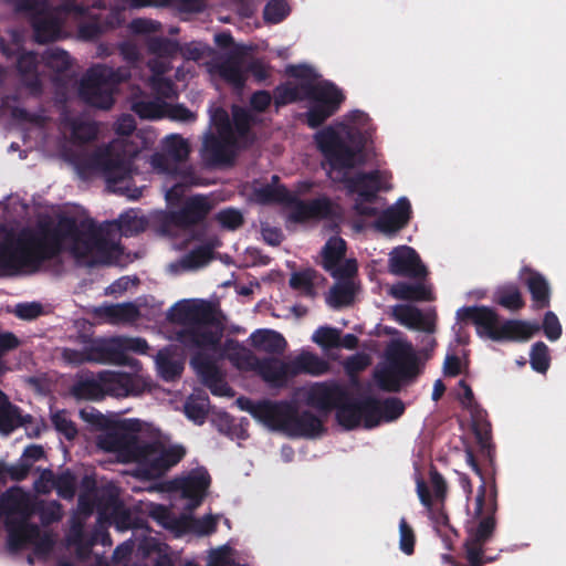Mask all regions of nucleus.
Masks as SVG:
<instances>
[{
	"label": "nucleus",
	"mask_w": 566,
	"mask_h": 566,
	"mask_svg": "<svg viewBox=\"0 0 566 566\" xmlns=\"http://www.w3.org/2000/svg\"><path fill=\"white\" fill-rule=\"evenodd\" d=\"M145 218L135 210L123 213L116 222L95 228L81 218H62L54 227L41 226L18 237L0 229V268L7 271H34L40 263L62 249L70 250L87 265L127 262L116 235H132L143 231Z\"/></svg>",
	"instance_id": "f257e3e1"
},
{
	"label": "nucleus",
	"mask_w": 566,
	"mask_h": 566,
	"mask_svg": "<svg viewBox=\"0 0 566 566\" xmlns=\"http://www.w3.org/2000/svg\"><path fill=\"white\" fill-rule=\"evenodd\" d=\"M373 133L368 115L355 109L314 135L315 144L325 157L329 179L345 184L354 196L355 210L366 217L376 216L382 207L377 192L391 188L390 176L385 171L349 177L352 169L364 160L363 150L371 140Z\"/></svg>",
	"instance_id": "f03ea898"
},
{
	"label": "nucleus",
	"mask_w": 566,
	"mask_h": 566,
	"mask_svg": "<svg viewBox=\"0 0 566 566\" xmlns=\"http://www.w3.org/2000/svg\"><path fill=\"white\" fill-rule=\"evenodd\" d=\"M81 417L104 431L98 437V447L116 455L120 462H136L140 473L147 478H156L178 463L185 455L181 446H168L163 442L143 444L134 434L138 421L119 419L115 415L104 416L94 410H82Z\"/></svg>",
	"instance_id": "7ed1b4c3"
},
{
	"label": "nucleus",
	"mask_w": 566,
	"mask_h": 566,
	"mask_svg": "<svg viewBox=\"0 0 566 566\" xmlns=\"http://www.w3.org/2000/svg\"><path fill=\"white\" fill-rule=\"evenodd\" d=\"M170 321L186 326L179 333V339L185 348L197 354L192 365L203 382L217 396H231V389L209 365L200 360L201 353H208L219 342L222 327L212 318L206 302L200 300H184L177 302L169 311Z\"/></svg>",
	"instance_id": "20e7f679"
},
{
	"label": "nucleus",
	"mask_w": 566,
	"mask_h": 566,
	"mask_svg": "<svg viewBox=\"0 0 566 566\" xmlns=\"http://www.w3.org/2000/svg\"><path fill=\"white\" fill-rule=\"evenodd\" d=\"M290 81L275 92L276 104H287L298 99H308L306 114L311 127L321 125L331 117L344 102L343 92L328 81H318L317 73L310 66L289 67Z\"/></svg>",
	"instance_id": "39448f33"
},
{
	"label": "nucleus",
	"mask_w": 566,
	"mask_h": 566,
	"mask_svg": "<svg viewBox=\"0 0 566 566\" xmlns=\"http://www.w3.org/2000/svg\"><path fill=\"white\" fill-rule=\"evenodd\" d=\"M405 410L402 402L390 398L377 400L371 396L345 398L337 406V421L346 429L375 428L399 418Z\"/></svg>",
	"instance_id": "423d86ee"
},
{
	"label": "nucleus",
	"mask_w": 566,
	"mask_h": 566,
	"mask_svg": "<svg viewBox=\"0 0 566 566\" xmlns=\"http://www.w3.org/2000/svg\"><path fill=\"white\" fill-rule=\"evenodd\" d=\"M238 403L241 409L249 411L255 420L271 430L302 437H315L322 431L319 421L311 420L308 426H304L295 420V407L290 402L262 401L254 403L250 400L238 399Z\"/></svg>",
	"instance_id": "0eeeda50"
},
{
	"label": "nucleus",
	"mask_w": 566,
	"mask_h": 566,
	"mask_svg": "<svg viewBox=\"0 0 566 566\" xmlns=\"http://www.w3.org/2000/svg\"><path fill=\"white\" fill-rule=\"evenodd\" d=\"M416 374V355L411 344L395 339L375 373L378 385L387 390L398 389L400 382Z\"/></svg>",
	"instance_id": "6e6552de"
},
{
	"label": "nucleus",
	"mask_w": 566,
	"mask_h": 566,
	"mask_svg": "<svg viewBox=\"0 0 566 566\" xmlns=\"http://www.w3.org/2000/svg\"><path fill=\"white\" fill-rule=\"evenodd\" d=\"M255 199L262 203L274 201L286 203L290 208V219L297 222L324 218L334 214L336 210V207L325 197L305 203L298 201L293 193L279 185L256 189Z\"/></svg>",
	"instance_id": "1a4fd4ad"
},
{
	"label": "nucleus",
	"mask_w": 566,
	"mask_h": 566,
	"mask_svg": "<svg viewBox=\"0 0 566 566\" xmlns=\"http://www.w3.org/2000/svg\"><path fill=\"white\" fill-rule=\"evenodd\" d=\"M226 356L242 370H256L265 381L272 385L283 384L292 374V365L277 359L259 363L251 353L234 342H228Z\"/></svg>",
	"instance_id": "9d476101"
},
{
	"label": "nucleus",
	"mask_w": 566,
	"mask_h": 566,
	"mask_svg": "<svg viewBox=\"0 0 566 566\" xmlns=\"http://www.w3.org/2000/svg\"><path fill=\"white\" fill-rule=\"evenodd\" d=\"M31 510L30 496L21 489H11L0 500V518L4 517L10 535L19 543L27 539L24 520Z\"/></svg>",
	"instance_id": "9b49d317"
},
{
	"label": "nucleus",
	"mask_w": 566,
	"mask_h": 566,
	"mask_svg": "<svg viewBox=\"0 0 566 566\" xmlns=\"http://www.w3.org/2000/svg\"><path fill=\"white\" fill-rule=\"evenodd\" d=\"M93 386L98 391H92L91 397L96 399L103 394L115 397H125L128 395H139L149 388L148 380L142 374L130 376L125 373L105 371L93 380Z\"/></svg>",
	"instance_id": "f8f14e48"
},
{
	"label": "nucleus",
	"mask_w": 566,
	"mask_h": 566,
	"mask_svg": "<svg viewBox=\"0 0 566 566\" xmlns=\"http://www.w3.org/2000/svg\"><path fill=\"white\" fill-rule=\"evenodd\" d=\"M94 169L104 175L111 190L127 193L132 199H137L140 196L138 190L128 193L129 163L126 156L115 153V146L109 153L96 159Z\"/></svg>",
	"instance_id": "ddd939ff"
},
{
	"label": "nucleus",
	"mask_w": 566,
	"mask_h": 566,
	"mask_svg": "<svg viewBox=\"0 0 566 566\" xmlns=\"http://www.w3.org/2000/svg\"><path fill=\"white\" fill-rule=\"evenodd\" d=\"M94 347L103 353L77 354L66 349L63 353V357L72 364H78L84 360H111L115 358L114 352L144 354L147 350V343L142 338H111L94 343Z\"/></svg>",
	"instance_id": "4468645a"
},
{
	"label": "nucleus",
	"mask_w": 566,
	"mask_h": 566,
	"mask_svg": "<svg viewBox=\"0 0 566 566\" xmlns=\"http://www.w3.org/2000/svg\"><path fill=\"white\" fill-rule=\"evenodd\" d=\"M114 78L109 70L98 67L92 70L83 81L81 94L92 105L108 108L112 105Z\"/></svg>",
	"instance_id": "2eb2a0df"
},
{
	"label": "nucleus",
	"mask_w": 566,
	"mask_h": 566,
	"mask_svg": "<svg viewBox=\"0 0 566 566\" xmlns=\"http://www.w3.org/2000/svg\"><path fill=\"white\" fill-rule=\"evenodd\" d=\"M495 511V493L493 490L486 491L484 482L479 488L475 499L473 514L479 518V524L470 531V537L474 541L485 542L492 534L494 521L492 514Z\"/></svg>",
	"instance_id": "dca6fc26"
},
{
	"label": "nucleus",
	"mask_w": 566,
	"mask_h": 566,
	"mask_svg": "<svg viewBox=\"0 0 566 566\" xmlns=\"http://www.w3.org/2000/svg\"><path fill=\"white\" fill-rule=\"evenodd\" d=\"M345 249V241L333 237L322 250L323 265L335 277H350L357 271L354 259H344Z\"/></svg>",
	"instance_id": "f3484780"
},
{
	"label": "nucleus",
	"mask_w": 566,
	"mask_h": 566,
	"mask_svg": "<svg viewBox=\"0 0 566 566\" xmlns=\"http://www.w3.org/2000/svg\"><path fill=\"white\" fill-rule=\"evenodd\" d=\"M457 318L461 322L471 321L480 337L496 342L502 323L499 322L497 315L492 308L485 306L461 307L457 311Z\"/></svg>",
	"instance_id": "a211bd4d"
},
{
	"label": "nucleus",
	"mask_w": 566,
	"mask_h": 566,
	"mask_svg": "<svg viewBox=\"0 0 566 566\" xmlns=\"http://www.w3.org/2000/svg\"><path fill=\"white\" fill-rule=\"evenodd\" d=\"M209 485L210 476L202 468L196 469L188 475L172 482L174 490L180 492L181 496L189 501L190 509L200 505L207 495Z\"/></svg>",
	"instance_id": "6ab92c4d"
},
{
	"label": "nucleus",
	"mask_w": 566,
	"mask_h": 566,
	"mask_svg": "<svg viewBox=\"0 0 566 566\" xmlns=\"http://www.w3.org/2000/svg\"><path fill=\"white\" fill-rule=\"evenodd\" d=\"M213 125L217 127L220 142L214 137H208L203 144V150L214 161L224 160L223 148L230 147L234 144V136L229 123L228 114L226 111L218 108L211 116Z\"/></svg>",
	"instance_id": "aec40b11"
},
{
	"label": "nucleus",
	"mask_w": 566,
	"mask_h": 566,
	"mask_svg": "<svg viewBox=\"0 0 566 566\" xmlns=\"http://www.w3.org/2000/svg\"><path fill=\"white\" fill-rule=\"evenodd\" d=\"M388 265L389 271L396 275L419 277L427 273L417 252L407 245L398 247L389 253Z\"/></svg>",
	"instance_id": "412c9836"
},
{
	"label": "nucleus",
	"mask_w": 566,
	"mask_h": 566,
	"mask_svg": "<svg viewBox=\"0 0 566 566\" xmlns=\"http://www.w3.org/2000/svg\"><path fill=\"white\" fill-rule=\"evenodd\" d=\"M163 155H155L151 159L154 169L158 171H168L170 164L167 161H182L189 155V145L186 139L179 135H169L163 142Z\"/></svg>",
	"instance_id": "4be33fe9"
},
{
	"label": "nucleus",
	"mask_w": 566,
	"mask_h": 566,
	"mask_svg": "<svg viewBox=\"0 0 566 566\" xmlns=\"http://www.w3.org/2000/svg\"><path fill=\"white\" fill-rule=\"evenodd\" d=\"M391 312L394 318L408 328L429 333L434 331L436 315L433 312L423 314L411 305H396Z\"/></svg>",
	"instance_id": "5701e85b"
},
{
	"label": "nucleus",
	"mask_w": 566,
	"mask_h": 566,
	"mask_svg": "<svg viewBox=\"0 0 566 566\" xmlns=\"http://www.w3.org/2000/svg\"><path fill=\"white\" fill-rule=\"evenodd\" d=\"M133 109L143 118H161L168 116L176 120H191L193 114L184 107H172L161 101L155 102H136Z\"/></svg>",
	"instance_id": "b1692460"
},
{
	"label": "nucleus",
	"mask_w": 566,
	"mask_h": 566,
	"mask_svg": "<svg viewBox=\"0 0 566 566\" xmlns=\"http://www.w3.org/2000/svg\"><path fill=\"white\" fill-rule=\"evenodd\" d=\"M297 397L317 409H329L340 397V388L336 385L313 384L298 390Z\"/></svg>",
	"instance_id": "393cba45"
},
{
	"label": "nucleus",
	"mask_w": 566,
	"mask_h": 566,
	"mask_svg": "<svg viewBox=\"0 0 566 566\" xmlns=\"http://www.w3.org/2000/svg\"><path fill=\"white\" fill-rule=\"evenodd\" d=\"M410 216V202L401 197L377 219L376 228L384 233H394L407 224Z\"/></svg>",
	"instance_id": "a878e982"
},
{
	"label": "nucleus",
	"mask_w": 566,
	"mask_h": 566,
	"mask_svg": "<svg viewBox=\"0 0 566 566\" xmlns=\"http://www.w3.org/2000/svg\"><path fill=\"white\" fill-rule=\"evenodd\" d=\"M539 329L537 323H531L521 319H510L501 324L500 334L496 335V342H526L531 339Z\"/></svg>",
	"instance_id": "bb28decb"
},
{
	"label": "nucleus",
	"mask_w": 566,
	"mask_h": 566,
	"mask_svg": "<svg viewBox=\"0 0 566 566\" xmlns=\"http://www.w3.org/2000/svg\"><path fill=\"white\" fill-rule=\"evenodd\" d=\"M520 277L527 285L536 307L542 308L549 304V285L542 274L528 268H524L521 270Z\"/></svg>",
	"instance_id": "cd10ccee"
},
{
	"label": "nucleus",
	"mask_w": 566,
	"mask_h": 566,
	"mask_svg": "<svg viewBox=\"0 0 566 566\" xmlns=\"http://www.w3.org/2000/svg\"><path fill=\"white\" fill-rule=\"evenodd\" d=\"M94 314L103 323L119 324L134 321L138 310L132 303L106 304L95 307Z\"/></svg>",
	"instance_id": "c85d7f7f"
},
{
	"label": "nucleus",
	"mask_w": 566,
	"mask_h": 566,
	"mask_svg": "<svg viewBox=\"0 0 566 566\" xmlns=\"http://www.w3.org/2000/svg\"><path fill=\"white\" fill-rule=\"evenodd\" d=\"M389 293L397 300L431 301L434 298L431 287L423 283L413 285L398 283L389 289Z\"/></svg>",
	"instance_id": "c756f323"
},
{
	"label": "nucleus",
	"mask_w": 566,
	"mask_h": 566,
	"mask_svg": "<svg viewBox=\"0 0 566 566\" xmlns=\"http://www.w3.org/2000/svg\"><path fill=\"white\" fill-rule=\"evenodd\" d=\"M252 345L263 352H282L286 342L283 336L274 331L260 329L251 335Z\"/></svg>",
	"instance_id": "7c9ffc66"
},
{
	"label": "nucleus",
	"mask_w": 566,
	"mask_h": 566,
	"mask_svg": "<svg viewBox=\"0 0 566 566\" xmlns=\"http://www.w3.org/2000/svg\"><path fill=\"white\" fill-rule=\"evenodd\" d=\"M195 182L190 172L182 170L174 172L165 182L166 199L169 205H175L184 195L185 188Z\"/></svg>",
	"instance_id": "2f4dec72"
},
{
	"label": "nucleus",
	"mask_w": 566,
	"mask_h": 566,
	"mask_svg": "<svg viewBox=\"0 0 566 566\" xmlns=\"http://www.w3.org/2000/svg\"><path fill=\"white\" fill-rule=\"evenodd\" d=\"M156 364L159 375L166 380L175 378L182 370L181 360L176 358L175 353L169 348L158 353Z\"/></svg>",
	"instance_id": "473e14b6"
},
{
	"label": "nucleus",
	"mask_w": 566,
	"mask_h": 566,
	"mask_svg": "<svg viewBox=\"0 0 566 566\" xmlns=\"http://www.w3.org/2000/svg\"><path fill=\"white\" fill-rule=\"evenodd\" d=\"M356 284L353 281H343L335 284L327 296V303L332 307L348 305L356 293Z\"/></svg>",
	"instance_id": "72a5a7b5"
},
{
	"label": "nucleus",
	"mask_w": 566,
	"mask_h": 566,
	"mask_svg": "<svg viewBox=\"0 0 566 566\" xmlns=\"http://www.w3.org/2000/svg\"><path fill=\"white\" fill-rule=\"evenodd\" d=\"M293 374L305 371L313 375H319L327 370V364L311 353H302L293 363Z\"/></svg>",
	"instance_id": "f704fd0d"
},
{
	"label": "nucleus",
	"mask_w": 566,
	"mask_h": 566,
	"mask_svg": "<svg viewBox=\"0 0 566 566\" xmlns=\"http://www.w3.org/2000/svg\"><path fill=\"white\" fill-rule=\"evenodd\" d=\"M208 566H245L239 554L224 545L209 553Z\"/></svg>",
	"instance_id": "c9c22d12"
},
{
	"label": "nucleus",
	"mask_w": 566,
	"mask_h": 566,
	"mask_svg": "<svg viewBox=\"0 0 566 566\" xmlns=\"http://www.w3.org/2000/svg\"><path fill=\"white\" fill-rule=\"evenodd\" d=\"M132 6H172L180 11L197 12L203 8L202 0H129Z\"/></svg>",
	"instance_id": "e433bc0d"
},
{
	"label": "nucleus",
	"mask_w": 566,
	"mask_h": 566,
	"mask_svg": "<svg viewBox=\"0 0 566 566\" xmlns=\"http://www.w3.org/2000/svg\"><path fill=\"white\" fill-rule=\"evenodd\" d=\"M20 423L17 409L7 402L4 395L0 391V432L7 434Z\"/></svg>",
	"instance_id": "4c0bfd02"
},
{
	"label": "nucleus",
	"mask_w": 566,
	"mask_h": 566,
	"mask_svg": "<svg viewBox=\"0 0 566 566\" xmlns=\"http://www.w3.org/2000/svg\"><path fill=\"white\" fill-rule=\"evenodd\" d=\"M496 302L511 311H516L524 305L518 289L513 285L500 289L496 293Z\"/></svg>",
	"instance_id": "58836bf2"
},
{
	"label": "nucleus",
	"mask_w": 566,
	"mask_h": 566,
	"mask_svg": "<svg viewBox=\"0 0 566 566\" xmlns=\"http://www.w3.org/2000/svg\"><path fill=\"white\" fill-rule=\"evenodd\" d=\"M291 11L285 0H270L264 8V19L269 23H279L285 19Z\"/></svg>",
	"instance_id": "ea45409f"
},
{
	"label": "nucleus",
	"mask_w": 566,
	"mask_h": 566,
	"mask_svg": "<svg viewBox=\"0 0 566 566\" xmlns=\"http://www.w3.org/2000/svg\"><path fill=\"white\" fill-rule=\"evenodd\" d=\"M211 209V203L208 198L202 196H195L187 200L185 218L190 221L201 218Z\"/></svg>",
	"instance_id": "a19ab883"
},
{
	"label": "nucleus",
	"mask_w": 566,
	"mask_h": 566,
	"mask_svg": "<svg viewBox=\"0 0 566 566\" xmlns=\"http://www.w3.org/2000/svg\"><path fill=\"white\" fill-rule=\"evenodd\" d=\"M208 411V401L205 397H191L185 405L188 419L195 423H202Z\"/></svg>",
	"instance_id": "79ce46f5"
},
{
	"label": "nucleus",
	"mask_w": 566,
	"mask_h": 566,
	"mask_svg": "<svg viewBox=\"0 0 566 566\" xmlns=\"http://www.w3.org/2000/svg\"><path fill=\"white\" fill-rule=\"evenodd\" d=\"M217 247H219V241L217 239L210 240L208 244L198 248L187 256L186 265L189 268L205 265L210 260L212 250Z\"/></svg>",
	"instance_id": "37998d69"
},
{
	"label": "nucleus",
	"mask_w": 566,
	"mask_h": 566,
	"mask_svg": "<svg viewBox=\"0 0 566 566\" xmlns=\"http://www.w3.org/2000/svg\"><path fill=\"white\" fill-rule=\"evenodd\" d=\"M314 343L322 348H332L339 346L340 335L339 332L331 327H319L312 336Z\"/></svg>",
	"instance_id": "c03bdc74"
},
{
	"label": "nucleus",
	"mask_w": 566,
	"mask_h": 566,
	"mask_svg": "<svg viewBox=\"0 0 566 566\" xmlns=\"http://www.w3.org/2000/svg\"><path fill=\"white\" fill-rule=\"evenodd\" d=\"M532 368L538 373H545L549 366L548 347L539 342L532 347L531 352Z\"/></svg>",
	"instance_id": "a18cd8bd"
},
{
	"label": "nucleus",
	"mask_w": 566,
	"mask_h": 566,
	"mask_svg": "<svg viewBox=\"0 0 566 566\" xmlns=\"http://www.w3.org/2000/svg\"><path fill=\"white\" fill-rule=\"evenodd\" d=\"M318 276L313 271H304L294 273L291 276V285L303 292L304 294L312 295V287L316 284Z\"/></svg>",
	"instance_id": "49530a36"
},
{
	"label": "nucleus",
	"mask_w": 566,
	"mask_h": 566,
	"mask_svg": "<svg viewBox=\"0 0 566 566\" xmlns=\"http://www.w3.org/2000/svg\"><path fill=\"white\" fill-rule=\"evenodd\" d=\"M219 74L227 82L234 86H240L244 81V74L241 66L235 61H229L219 69Z\"/></svg>",
	"instance_id": "de8ad7c7"
},
{
	"label": "nucleus",
	"mask_w": 566,
	"mask_h": 566,
	"mask_svg": "<svg viewBox=\"0 0 566 566\" xmlns=\"http://www.w3.org/2000/svg\"><path fill=\"white\" fill-rule=\"evenodd\" d=\"M415 546V533L412 527L402 517L399 522V547L400 549L410 555L413 552Z\"/></svg>",
	"instance_id": "09e8293b"
},
{
	"label": "nucleus",
	"mask_w": 566,
	"mask_h": 566,
	"mask_svg": "<svg viewBox=\"0 0 566 566\" xmlns=\"http://www.w3.org/2000/svg\"><path fill=\"white\" fill-rule=\"evenodd\" d=\"M36 39L40 42L53 40L57 36L60 27L55 21H42L36 19L34 21Z\"/></svg>",
	"instance_id": "8fccbe9b"
},
{
	"label": "nucleus",
	"mask_w": 566,
	"mask_h": 566,
	"mask_svg": "<svg viewBox=\"0 0 566 566\" xmlns=\"http://www.w3.org/2000/svg\"><path fill=\"white\" fill-rule=\"evenodd\" d=\"M52 421L56 430L63 433L67 439H72L76 434V429L66 412H54L52 415Z\"/></svg>",
	"instance_id": "3c124183"
},
{
	"label": "nucleus",
	"mask_w": 566,
	"mask_h": 566,
	"mask_svg": "<svg viewBox=\"0 0 566 566\" xmlns=\"http://www.w3.org/2000/svg\"><path fill=\"white\" fill-rule=\"evenodd\" d=\"M217 220L223 228L233 230L242 224L243 216L239 210L224 209L217 214Z\"/></svg>",
	"instance_id": "603ef678"
},
{
	"label": "nucleus",
	"mask_w": 566,
	"mask_h": 566,
	"mask_svg": "<svg viewBox=\"0 0 566 566\" xmlns=\"http://www.w3.org/2000/svg\"><path fill=\"white\" fill-rule=\"evenodd\" d=\"M543 329L545 336L554 342L557 340L562 335V326L558 317L553 312H547L543 321Z\"/></svg>",
	"instance_id": "864d4df0"
},
{
	"label": "nucleus",
	"mask_w": 566,
	"mask_h": 566,
	"mask_svg": "<svg viewBox=\"0 0 566 566\" xmlns=\"http://www.w3.org/2000/svg\"><path fill=\"white\" fill-rule=\"evenodd\" d=\"M482 541H474L473 537H469L465 548H467V558L471 566H481L483 564L482 560Z\"/></svg>",
	"instance_id": "5fc2aeb1"
},
{
	"label": "nucleus",
	"mask_w": 566,
	"mask_h": 566,
	"mask_svg": "<svg viewBox=\"0 0 566 566\" xmlns=\"http://www.w3.org/2000/svg\"><path fill=\"white\" fill-rule=\"evenodd\" d=\"M14 312L20 318L32 319L41 313V306L36 303L19 304Z\"/></svg>",
	"instance_id": "6e6d98bb"
},
{
	"label": "nucleus",
	"mask_w": 566,
	"mask_h": 566,
	"mask_svg": "<svg viewBox=\"0 0 566 566\" xmlns=\"http://www.w3.org/2000/svg\"><path fill=\"white\" fill-rule=\"evenodd\" d=\"M254 119L250 114L240 108L233 109V122L239 134H242L248 128L249 124Z\"/></svg>",
	"instance_id": "4d7b16f0"
},
{
	"label": "nucleus",
	"mask_w": 566,
	"mask_h": 566,
	"mask_svg": "<svg viewBox=\"0 0 566 566\" xmlns=\"http://www.w3.org/2000/svg\"><path fill=\"white\" fill-rule=\"evenodd\" d=\"M96 129L92 123L85 122L73 127V135L76 139L86 140L95 136Z\"/></svg>",
	"instance_id": "13d9d810"
},
{
	"label": "nucleus",
	"mask_w": 566,
	"mask_h": 566,
	"mask_svg": "<svg viewBox=\"0 0 566 566\" xmlns=\"http://www.w3.org/2000/svg\"><path fill=\"white\" fill-rule=\"evenodd\" d=\"M216 518L212 515H207L195 523V531L198 534L206 535L214 531Z\"/></svg>",
	"instance_id": "bf43d9fd"
},
{
	"label": "nucleus",
	"mask_w": 566,
	"mask_h": 566,
	"mask_svg": "<svg viewBox=\"0 0 566 566\" xmlns=\"http://www.w3.org/2000/svg\"><path fill=\"white\" fill-rule=\"evenodd\" d=\"M130 285H134V281L132 279L127 276L120 277L106 289V294L119 295L124 291L128 290Z\"/></svg>",
	"instance_id": "052dcab7"
},
{
	"label": "nucleus",
	"mask_w": 566,
	"mask_h": 566,
	"mask_svg": "<svg viewBox=\"0 0 566 566\" xmlns=\"http://www.w3.org/2000/svg\"><path fill=\"white\" fill-rule=\"evenodd\" d=\"M457 397L464 407H471L473 402V392L471 388L464 382H459Z\"/></svg>",
	"instance_id": "680f3d73"
},
{
	"label": "nucleus",
	"mask_w": 566,
	"mask_h": 566,
	"mask_svg": "<svg viewBox=\"0 0 566 566\" xmlns=\"http://www.w3.org/2000/svg\"><path fill=\"white\" fill-rule=\"evenodd\" d=\"M462 361L455 356H448L444 360L443 371L448 376H455L461 373Z\"/></svg>",
	"instance_id": "e2e57ef3"
},
{
	"label": "nucleus",
	"mask_w": 566,
	"mask_h": 566,
	"mask_svg": "<svg viewBox=\"0 0 566 566\" xmlns=\"http://www.w3.org/2000/svg\"><path fill=\"white\" fill-rule=\"evenodd\" d=\"M369 364H370V359L367 355L358 354V355L353 356L347 361L346 367L349 371H356V370L365 368Z\"/></svg>",
	"instance_id": "0e129e2a"
},
{
	"label": "nucleus",
	"mask_w": 566,
	"mask_h": 566,
	"mask_svg": "<svg viewBox=\"0 0 566 566\" xmlns=\"http://www.w3.org/2000/svg\"><path fill=\"white\" fill-rule=\"evenodd\" d=\"M19 340L11 333H0V356L6 352L15 348Z\"/></svg>",
	"instance_id": "69168bd1"
},
{
	"label": "nucleus",
	"mask_w": 566,
	"mask_h": 566,
	"mask_svg": "<svg viewBox=\"0 0 566 566\" xmlns=\"http://www.w3.org/2000/svg\"><path fill=\"white\" fill-rule=\"evenodd\" d=\"M271 102V96L266 92H258L251 98V105L256 111L265 109Z\"/></svg>",
	"instance_id": "338daca9"
},
{
	"label": "nucleus",
	"mask_w": 566,
	"mask_h": 566,
	"mask_svg": "<svg viewBox=\"0 0 566 566\" xmlns=\"http://www.w3.org/2000/svg\"><path fill=\"white\" fill-rule=\"evenodd\" d=\"M135 128L134 118L129 115L122 116L116 124V130L119 134L126 135Z\"/></svg>",
	"instance_id": "774afa93"
}]
</instances>
